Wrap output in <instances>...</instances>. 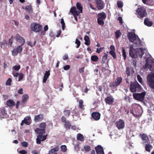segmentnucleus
I'll return each mask as SVG.
<instances>
[{
	"mask_svg": "<svg viewBox=\"0 0 154 154\" xmlns=\"http://www.w3.org/2000/svg\"><path fill=\"white\" fill-rule=\"evenodd\" d=\"M17 40L18 42H19L21 44V45L18 46L17 48H14V49L13 51H12V55L14 56H16L17 55L18 53H20L22 50V48L21 46L23 45L25 43V40L20 35L18 34L16 36Z\"/></svg>",
	"mask_w": 154,
	"mask_h": 154,
	"instance_id": "1",
	"label": "nucleus"
},
{
	"mask_svg": "<svg viewBox=\"0 0 154 154\" xmlns=\"http://www.w3.org/2000/svg\"><path fill=\"white\" fill-rule=\"evenodd\" d=\"M127 37L129 40L132 43L134 42L138 46L141 45V41L138 35L134 32H130L127 33Z\"/></svg>",
	"mask_w": 154,
	"mask_h": 154,
	"instance_id": "2",
	"label": "nucleus"
},
{
	"mask_svg": "<svg viewBox=\"0 0 154 154\" xmlns=\"http://www.w3.org/2000/svg\"><path fill=\"white\" fill-rule=\"evenodd\" d=\"M76 6L78 11L76 10V7L74 6L71 8L70 12L71 13H74L75 15H79V14L82 12L83 7L81 3L79 2L76 3Z\"/></svg>",
	"mask_w": 154,
	"mask_h": 154,
	"instance_id": "3",
	"label": "nucleus"
},
{
	"mask_svg": "<svg viewBox=\"0 0 154 154\" xmlns=\"http://www.w3.org/2000/svg\"><path fill=\"white\" fill-rule=\"evenodd\" d=\"M137 17L140 19L143 18L147 15L145 9L143 7L138 8L136 11Z\"/></svg>",
	"mask_w": 154,
	"mask_h": 154,
	"instance_id": "4",
	"label": "nucleus"
},
{
	"mask_svg": "<svg viewBox=\"0 0 154 154\" xmlns=\"http://www.w3.org/2000/svg\"><path fill=\"white\" fill-rule=\"evenodd\" d=\"M138 50V51L137 53V54L136 55L135 53L134 54L133 52V51H134V50H133V47L131 46H130L129 51L130 56L132 57L135 58L136 57V56H137L138 54L139 56V57L140 58H142L143 55L144 54L143 51V49L142 48H140Z\"/></svg>",
	"mask_w": 154,
	"mask_h": 154,
	"instance_id": "5",
	"label": "nucleus"
},
{
	"mask_svg": "<svg viewBox=\"0 0 154 154\" xmlns=\"http://www.w3.org/2000/svg\"><path fill=\"white\" fill-rule=\"evenodd\" d=\"M46 126V122H42L39 124V128H36L35 129V132L39 134H45Z\"/></svg>",
	"mask_w": 154,
	"mask_h": 154,
	"instance_id": "6",
	"label": "nucleus"
},
{
	"mask_svg": "<svg viewBox=\"0 0 154 154\" xmlns=\"http://www.w3.org/2000/svg\"><path fill=\"white\" fill-rule=\"evenodd\" d=\"M146 78L149 86L152 88L154 89V71L149 74Z\"/></svg>",
	"mask_w": 154,
	"mask_h": 154,
	"instance_id": "7",
	"label": "nucleus"
},
{
	"mask_svg": "<svg viewBox=\"0 0 154 154\" xmlns=\"http://www.w3.org/2000/svg\"><path fill=\"white\" fill-rule=\"evenodd\" d=\"M145 66L149 68L151 71L154 70V59L148 57L146 60Z\"/></svg>",
	"mask_w": 154,
	"mask_h": 154,
	"instance_id": "8",
	"label": "nucleus"
},
{
	"mask_svg": "<svg viewBox=\"0 0 154 154\" xmlns=\"http://www.w3.org/2000/svg\"><path fill=\"white\" fill-rule=\"evenodd\" d=\"M141 89L140 85L137 82L131 84L130 90L132 92H140Z\"/></svg>",
	"mask_w": 154,
	"mask_h": 154,
	"instance_id": "9",
	"label": "nucleus"
},
{
	"mask_svg": "<svg viewBox=\"0 0 154 154\" xmlns=\"http://www.w3.org/2000/svg\"><path fill=\"white\" fill-rule=\"evenodd\" d=\"M133 95L134 98L135 100L142 102L144 100V97L146 95V92H143L140 93H134L133 94Z\"/></svg>",
	"mask_w": 154,
	"mask_h": 154,
	"instance_id": "10",
	"label": "nucleus"
},
{
	"mask_svg": "<svg viewBox=\"0 0 154 154\" xmlns=\"http://www.w3.org/2000/svg\"><path fill=\"white\" fill-rule=\"evenodd\" d=\"M31 29L36 32H38L42 29V25L35 23H33L31 25Z\"/></svg>",
	"mask_w": 154,
	"mask_h": 154,
	"instance_id": "11",
	"label": "nucleus"
},
{
	"mask_svg": "<svg viewBox=\"0 0 154 154\" xmlns=\"http://www.w3.org/2000/svg\"><path fill=\"white\" fill-rule=\"evenodd\" d=\"M139 105L136 103H133L132 105V110H131L130 112L133 115L139 116L140 115V109H138Z\"/></svg>",
	"mask_w": 154,
	"mask_h": 154,
	"instance_id": "12",
	"label": "nucleus"
},
{
	"mask_svg": "<svg viewBox=\"0 0 154 154\" xmlns=\"http://www.w3.org/2000/svg\"><path fill=\"white\" fill-rule=\"evenodd\" d=\"M122 80V77H118L115 81L110 83L109 87L111 88H116L120 85Z\"/></svg>",
	"mask_w": 154,
	"mask_h": 154,
	"instance_id": "13",
	"label": "nucleus"
},
{
	"mask_svg": "<svg viewBox=\"0 0 154 154\" xmlns=\"http://www.w3.org/2000/svg\"><path fill=\"white\" fill-rule=\"evenodd\" d=\"M95 3L98 10H102L105 6L104 3L102 0H95Z\"/></svg>",
	"mask_w": 154,
	"mask_h": 154,
	"instance_id": "14",
	"label": "nucleus"
},
{
	"mask_svg": "<svg viewBox=\"0 0 154 154\" xmlns=\"http://www.w3.org/2000/svg\"><path fill=\"white\" fill-rule=\"evenodd\" d=\"M47 136V134L44 135L40 134L38 135L36 139V143L38 144H40L41 141H43L46 139Z\"/></svg>",
	"mask_w": 154,
	"mask_h": 154,
	"instance_id": "15",
	"label": "nucleus"
},
{
	"mask_svg": "<svg viewBox=\"0 0 154 154\" xmlns=\"http://www.w3.org/2000/svg\"><path fill=\"white\" fill-rule=\"evenodd\" d=\"M139 136L143 141L142 143L143 144H145V143L150 142L149 138L146 134H140Z\"/></svg>",
	"mask_w": 154,
	"mask_h": 154,
	"instance_id": "16",
	"label": "nucleus"
},
{
	"mask_svg": "<svg viewBox=\"0 0 154 154\" xmlns=\"http://www.w3.org/2000/svg\"><path fill=\"white\" fill-rule=\"evenodd\" d=\"M31 118L30 116H26L24 119V120L22 121L21 123V125H23V124L25 123L26 125H29L31 122L30 121Z\"/></svg>",
	"mask_w": 154,
	"mask_h": 154,
	"instance_id": "17",
	"label": "nucleus"
},
{
	"mask_svg": "<svg viewBox=\"0 0 154 154\" xmlns=\"http://www.w3.org/2000/svg\"><path fill=\"white\" fill-rule=\"evenodd\" d=\"M116 126L119 130L123 128L125 126V123L124 121L120 119L119 121L116 122Z\"/></svg>",
	"mask_w": 154,
	"mask_h": 154,
	"instance_id": "18",
	"label": "nucleus"
},
{
	"mask_svg": "<svg viewBox=\"0 0 154 154\" xmlns=\"http://www.w3.org/2000/svg\"><path fill=\"white\" fill-rule=\"evenodd\" d=\"M105 101L106 104L111 105L114 102V99L112 96H108L105 99Z\"/></svg>",
	"mask_w": 154,
	"mask_h": 154,
	"instance_id": "19",
	"label": "nucleus"
},
{
	"mask_svg": "<svg viewBox=\"0 0 154 154\" xmlns=\"http://www.w3.org/2000/svg\"><path fill=\"white\" fill-rule=\"evenodd\" d=\"M91 116L94 120L97 121L100 119V114L97 112H93L92 113Z\"/></svg>",
	"mask_w": 154,
	"mask_h": 154,
	"instance_id": "20",
	"label": "nucleus"
},
{
	"mask_svg": "<svg viewBox=\"0 0 154 154\" xmlns=\"http://www.w3.org/2000/svg\"><path fill=\"white\" fill-rule=\"evenodd\" d=\"M95 149L97 154H104L103 149L101 146H97Z\"/></svg>",
	"mask_w": 154,
	"mask_h": 154,
	"instance_id": "21",
	"label": "nucleus"
},
{
	"mask_svg": "<svg viewBox=\"0 0 154 154\" xmlns=\"http://www.w3.org/2000/svg\"><path fill=\"white\" fill-rule=\"evenodd\" d=\"M44 119V115L42 114H39L35 116L34 118V121L35 122H40Z\"/></svg>",
	"mask_w": 154,
	"mask_h": 154,
	"instance_id": "22",
	"label": "nucleus"
},
{
	"mask_svg": "<svg viewBox=\"0 0 154 154\" xmlns=\"http://www.w3.org/2000/svg\"><path fill=\"white\" fill-rule=\"evenodd\" d=\"M146 150L148 152H150L152 148V146L150 144V141L145 144H143Z\"/></svg>",
	"mask_w": 154,
	"mask_h": 154,
	"instance_id": "23",
	"label": "nucleus"
},
{
	"mask_svg": "<svg viewBox=\"0 0 154 154\" xmlns=\"http://www.w3.org/2000/svg\"><path fill=\"white\" fill-rule=\"evenodd\" d=\"M50 71L49 70L48 71H46L45 72L44 75V76L43 82L45 83L48 79V77L50 76Z\"/></svg>",
	"mask_w": 154,
	"mask_h": 154,
	"instance_id": "24",
	"label": "nucleus"
},
{
	"mask_svg": "<svg viewBox=\"0 0 154 154\" xmlns=\"http://www.w3.org/2000/svg\"><path fill=\"white\" fill-rule=\"evenodd\" d=\"M144 23L145 25L148 26H151L153 24L152 21H150L148 18H146L144 19Z\"/></svg>",
	"mask_w": 154,
	"mask_h": 154,
	"instance_id": "25",
	"label": "nucleus"
},
{
	"mask_svg": "<svg viewBox=\"0 0 154 154\" xmlns=\"http://www.w3.org/2000/svg\"><path fill=\"white\" fill-rule=\"evenodd\" d=\"M97 16L98 17V18L103 20L105 19L106 17V14L104 12L98 13Z\"/></svg>",
	"mask_w": 154,
	"mask_h": 154,
	"instance_id": "26",
	"label": "nucleus"
},
{
	"mask_svg": "<svg viewBox=\"0 0 154 154\" xmlns=\"http://www.w3.org/2000/svg\"><path fill=\"white\" fill-rule=\"evenodd\" d=\"M6 104L10 107H13L15 106V103L13 100L10 99L7 101Z\"/></svg>",
	"mask_w": 154,
	"mask_h": 154,
	"instance_id": "27",
	"label": "nucleus"
},
{
	"mask_svg": "<svg viewBox=\"0 0 154 154\" xmlns=\"http://www.w3.org/2000/svg\"><path fill=\"white\" fill-rule=\"evenodd\" d=\"M84 102L83 100H80L79 101V107L81 109L82 111H83L85 109L84 105L83 104Z\"/></svg>",
	"mask_w": 154,
	"mask_h": 154,
	"instance_id": "28",
	"label": "nucleus"
},
{
	"mask_svg": "<svg viewBox=\"0 0 154 154\" xmlns=\"http://www.w3.org/2000/svg\"><path fill=\"white\" fill-rule=\"evenodd\" d=\"M84 40L85 41V45L88 46L90 44V38L88 36L86 35L84 37Z\"/></svg>",
	"mask_w": 154,
	"mask_h": 154,
	"instance_id": "29",
	"label": "nucleus"
},
{
	"mask_svg": "<svg viewBox=\"0 0 154 154\" xmlns=\"http://www.w3.org/2000/svg\"><path fill=\"white\" fill-rule=\"evenodd\" d=\"M59 151V147L58 146H57L55 147L54 148L51 149L49 151V153L50 154H52L56 152H57Z\"/></svg>",
	"mask_w": 154,
	"mask_h": 154,
	"instance_id": "30",
	"label": "nucleus"
},
{
	"mask_svg": "<svg viewBox=\"0 0 154 154\" xmlns=\"http://www.w3.org/2000/svg\"><path fill=\"white\" fill-rule=\"evenodd\" d=\"M25 9L26 11H28L29 13L32 12L33 11L31 5L26 6Z\"/></svg>",
	"mask_w": 154,
	"mask_h": 154,
	"instance_id": "31",
	"label": "nucleus"
},
{
	"mask_svg": "<svg viewBox=\"0 0 154 154\" xmlns=\"http://www.w3.org/2000/svg\"><path fill=\"white\" fill-rule=\"evenodd\" d=\"M65 124L64 126L65 128L67 129V130H69L70 129L71 126V123L69 121H67V122H65Z\"/></svg>",
	"mask_w": 154,
	"mask_h": 154,
	"instance_id": "32",
	"label": "nucleus"
},
{
	"mask_svg": "<svg viewBox=\"0 0 154 154\" xmlns=\"http://www.w3.org/2000/svg\"><path fill=\"white\" fill-rule=\"evenodd\" d=\"M29 98V96L27 94H24L22 96V100L23 101V102H27Z\"/></svg>",
	"mask_w": 154,
	"mask_h": 154,
	"instance_id": "33",
	"label": "nucleus"
},
{
	"mask_svg": "<svg viewBox=\"0 0 154 154\" xmlns=\"http://www.w3.org/2000/svg\"><path fill=\"white\" fill-rule=\"evenodd\" d=\"M77 139L78 140L82 141L84 140V137L83 135L80 134H78L77 136Z\"/></svg>",
	"mask_w": 154,
	"mask_h": 154,
	"instance_id": "34",
	"label": "nucleus"
},
{
	"mask_svg": "<svg viewBox=\"0 0 154 154\" xmlns=\"http://www.w3.org/2000/svg\"><path fill=\"white\" fill-rule=\"evenodd\" d=\"M99 58L96 55H93L91 57V60L94 62H97Z\"/></svg>",
	"mask_w": 154,
	"mask_h": 154,
	"instance_id": "35",
	"label": "nucleus"
},
{
	"mask_svg": "<svg viewBox=\"0 0 154 154\" xmlns=\"http://www.w3.org/2000/svg\"><path fill=\"white\" fill-rule=\"evenodd\" d=\"M116 38V39H118L122 35V33L120 32V30H117L115 32Z\"/></svg>",
	"mask_w": 154,
	"mask_h": 154,
	"instance_id": "36",
	"label": "nucleus"
},
{
	"mask_svg": "<svg viewBox=\"0 0 154 154\" xmlns=\"http://www.w3.org/2000/svg\"><path fill=\"white\" fill-rule=\"evenodd\" d=\"M103 20H104L97 18V21L98 24L100 26H103L104 23Z\"/></svg>",
	"mask_w": 154,
	"mask_h": 154,
	"instance_id": "37",
	"label": "nucleus"
},
{
	"mask_svg": "<svg viewBox=\"0 0 154 154\" xmlns=\"http://www.w3.org/2000/svg\"><path fill=\"white\" fill-rule=\"evenodd\" d=\"M122 55L124 58V59L125 60L126 58V54L125 50L124 47H122Z\"/></svg>",
	"mask_w": 154,
	"mask_h": 154,
	"instance_id": "38",
	"label": "nucleus"
},
{
	"mask_svg": "<svg viewBox=\"0 0 154 154\" xmlns=\"http://www.w3.org/2000/svg\"><path fill=\"white\" fill-rule=\"evenodd\" d=\"M109 54L112 56L114 59H116V52L114 50H110L109 52Z\"/></svg>",
	"mask_w": 154,
	"mask_h": 154,
	"instance_id": "39",
	"label": "nucleus"
},
{
	"mask_svg": "<svg viewBox=\"0 0 154 154\" xmlns=\"http://www.w3.org/2000/svg\"><path fill=\"white\" fill-rule=\"evenodd\" d=\"M70 112L71 111L69 110L65 109L63 111L64 115L66 117H69L70 115Z\"/></svg>",
	"mask_w": 154,
	"mask_h": 154,
	"instance_id": "40",
	"label": "nucleus"
},
{
	"mask_svg": "<svg viewBox=\"0 0 154 154\" xmlns=\"http://www.w3.org/2000/svg\"><path fill=\"white\" fill-rule=\"evenodd\" d=\"M108 54L106 53H104V55L103 57L102 60H101V63H104L106 61L107 59Z\"/></svg>",
	"mask_w": 154,
	"mask_h": 154,
	"instance_id": "41",
	"label": "nucleus"
},
{
	"mask_svg": "<svg viewBox=\"0 0 154 154\" xmlns=\"http://www.w3.org/2000/svg\"><path fill=\"white\" fill-rule=\"evenodd\" d=\"M143 3L146 5H151L152 0H142Z\"/></svg>",
	"mask_w": 154,
	"mask_h": 154,
	"instance_id": "42",
	"label": "nucleus"
},
{
	"mask_svg": "<svg viewBox=\"0 0 154 154\" xmlns=\"http://www.w3.org/2000/svg\"><path fill=\"white\" fill-rule=\"evenodd\" d=\"M60 149L61 151L63 152H65L67 151L66 146L65 145H63L61 146Z\"/></svg>",
	"mask_w": 154,
	"mask_h": 154,
	"instance_id": "43",
	"label": "nucleus"
},
{
	"mask_svg": "<svg viewBox=\"0 0 154 154\" xmlns=\"http://www.w3.org/2000/svg\"><path fill=\"white\" fill-rule=\"evenodd\" d=\"M137 77L138 81L141 84H143V82L142 78L139 75H137Z\"/></svg>",
	"mask_w": 154,
	"mask_h": 154,
	"instance_id": "44",
	"label": "nucleus"
},
{
	"mask_svg": "<svg viewBox=\"0 0 154 154\" xmlns=\"http://www.w3.org/2000/svg\"><path fill=\"white\" fill-rule=\"evenodd\" d=\"M7 43L5 40H3L0 43V45L1 48L4 47L5 45L7 44Z\"/></svg>",
	"mask_w": 154,
	"mask_h": 154,
	"instance_id": "45",
	"label": "nucleus"
},
{
	"mask_svg": "<svg viewBox=\"0 0 154 154\" xmlns=\"http://www.w3.org/2000/svg\"><path fill=\"white\" fill-rule=\"evenodd\" d=\"M84 148L86 152H88L91 150V147L89 146L85 145L84 146Z\"/></svg>",
	"mask_w": 154,
	"mask_h": 154,
	"instance_id": "46",
	"label": "nucleus"
},
{
	"mask_svg": "<svg viewBox=\"0 0 154 154\" xmlns=\"http://www.w3.org/2000/svg\"><path fill=\"white\" fill-rule=\"evenodd\" d=\"M117 5L118 7L119 8H121L123 6V2L121 1H118L117 2Z\"/></svg>",
	"mask_w": 154,
	"mask_h": 154,
	"instance_id": "47",
	"label": "nucleus"
},
{
	"mask_svg": "<svg viewBox=\"0 0 154 154\" xmlns=\"http://www.w3.org/2000/svg\"><path fill=\"white\" fill-rule=\"evenodd\" d=\"M20 65L14 66L13 67V69L16 71H18L20 69Z\"/></svg>",
	"mask_w": 154,
	"mask_h": 154,
	"instance_id": "48",
	"label": "nucleus"
},
{
	"mask_svg": "<svg viewBox=\"0 0 154 154\" xmlns=\"http://www.w3.org/2000/svg\"><path fill=\"white\" fill-rule=\"evenodd\" d=\"M61 23L62 24V28L63 30H64V27L65 26V24L64 20L63 18H61Z\"/></svg>",
	"mask_w": 154,
	"mask_h": 154,
	"instance_id": "49",
	"label": "nucleus"
},
{
	"mask_svg": "<svg viewBox=\"0 0 154 154\" xmlns=\"http://www.w3.org/2000/svg\"><path fill=\"white\" fill-rule=\"evenodd\" d=\"M75 43L77 44L76 48H79L81 42L77 38H76V39Z\"/></svg>",
	"mask_w": 154,
	"mask_h": 154,
	"instance_id": "50",
	"label": "nucleus"
},
{
	"mask_svg": "<svg viewBox=\"0 0 154 154\" xmlns=\"http://www.w3.org/2000/svg\"><path fill=\"white\" fill-rule=\"evenodd\" d=\"M18 81H21L24 77V75L22 73L19 74V75Z\"/></svg>",
	"mask_w": 154,
	"mask_h": 154,
	"instance_id": "51",
	"label": "nucleus"
},
{
	"mask_svg": "<svg viewBox=\"0 0 154 154\" xmlns=\"http://www.w3.org/2000/svg\"><path fill=\"white\" fill-rule=\"evenodd\" d=\"M12 82V79L11 78H9L7 81L6 82V85H11V82Z\"/></svg>",
	"mask_w": 154,
	"mask_h": 154,
	"instance_id": "52",
	"label": "nucleus"
},
{
	"mask_svg": "<svg viewBox=\"0 0 154 154\" xmlns=\"http://www.w3.org/2000/svg\"><path fill=\"white\" fill-rule=\"evenodd\" d=\"M125 72H126V73L127 74V75L128 76L130 75V69L128 67H126Z\"/></svg>",
	"mask_w": 154,
	"mask_h": 154,
	"instance_id": "53",
	"label": "nucleus"
},
{
	"mask_svg": "<svg viewBox=\"0 0 154 154\" xmlns=\"http://www.w3.org/2000/svg\"><path fill=\"white\" fill-rule=\"evenodd\" d=\"M22 145L24 147H27L28 146V143L26 141H24L21 143Z\"/></svg>",
	"mask_w": 154,
	"mask_h": 154,
	"instance_id": "54",
	"label": "nucleus"
},
{
	"mask_svg": "<svg viewBox=\"0 0 154 154\" xmlns=\"http://www.w3.org/2000/svg\"><path fill=\"white\" fill-rule=\"evenodd\" d=\"M27 102H23V101L22 100L20 103V105L22 107H23L25 106Z\"/></svg>",
	"mask_w": 154,
	"mask_h": 154,
	"instance_id": "55",
	"label": "nucleus"
},
{
	"mask_svg": "<svg viewBox=\"0 0 154 154\" xmlns=\"http://www.w3.org/2000/svg\"><path fill=\"white\" fill-rule=\"evenodd\" d=\"M104 48V47H101L100 48H97V49L96 52L98 53H99L100 51Z\"/></svg>",
	"mask_w": 154,
	"mask_h": 154,
	"instance_id": "56",
	"label": "nucleus"
},
{
	"mask_svg": "<svg viewBox=\"0 0 154 154\" xmlns=\"http://www.w3.org/2000/svg\"><path fill=\"white\" fill-rule=\"evenodd\" d=\"M70 68V66L69 65H66L63 67V69L65 70H68Z\"/></svg>",
	"mask_w": 154,
	"mask_h": 154,
	"instance_id": "57",
	"label": "nucleus"
},
{
	"mask_svg": "<svg viewBox=\"0 0 154 154\" xmlns=\"http://www.w3.org/2000/svg\"><path fill=\"white\" fill-rule=\"evenodd\" d=\"M118 20L119 21V23L121 24H122L123 23V21L122 18L121 17H119L118 19Z\"/></svg>",
	"mask_w": 154,
	"mask_h": 154,
	"instance_id": "58",
	"label": "nucleus"
},
{
	"mask_svg": "<svg viewBox=\"0 0 154 154\" xmlns=\"http://www.w3.org/2000/svg\"><path fill=\"white\" fill-rule=\"evenodd\" d=\"M19 153L21 154H26L27 153V151L26 150H21L20 151Z\"/></svg>",
	"mask_w": 154,
	"mask_h": 154,
	"instance_id": "59",
	"label": "nucleus"
},
{
	"mask_svg": "<svg viewBox=\"0 0 154 154\" xmlns=\"http://www.w3.org/2000/svg\"><path fill=\"white\" fill-rule=\"evenodd\" d=\"M68 56L67 54H65L63 56V58L64 60H66L68 59Z\"/></svg>",
	"mask_w": 154,
	"mask_h": 154,
	"instance_id": "60",
	"label": "nucleus"
},
{
	"mask_svg": "<svg viewBox=\"0 0 154 154\" xmlns=\"http://www.w3.org/2000/svg\"><path fill=\"white\" fill-rule=\"evenodd\" d=\"M1 112L3 116L5 115L6 114V111L4 109H2L1 110Z\"/></svg>",
	"mask_w": 154,
	"mask_h": 154,
	"instance_id": "61",
	"label": "nucleus"
},
{
	"mask_svg": "<svg viewBox=\"0 0 154 154\" xmlns=\"http://www.w3.org/2000/svg\"><path fill=\"white\" fill-rule=\"evenodd\" d=\"M12 38H13V36H12L11 37L10 39H9V45H11H11L13 43Z\"/></svg>",
	"mask_w": 154,
	"mask_h": 154,
	"instance_id": "62",
	"label": "nucleus"
},
{
	"mask_svg": "<svg viewBox=\"0 0 154 154\" xmlns=\"http://www.w3.org/2000/svg\"><path fill=\"white\" fill-rule=\"evenodd\" d=\"M61 120L62 121L64 122H65L67 121H66V117L64 116H63L61 117Z\"/></svg>",
	"mask_w": 154,
	"mask_h": 154,
	"instance_id": "63",
	"label": "nucleus"
},
{
	"mask_svg": "<svg viewBox=\"0 0 154 154\" xmlns=\"http://www.w3.org/2000/svg\"><path fill=\"white\" fill-rule=\"evenodd\" d=\"M12 74L14 76L16 77H17L19 74L18 73L16 72H13Z\"/></svg>",
	"mask_w": 154,
	"mask_h": 154,
	"instance_id": "64",
	"label": "nucleus"
}]
</instances>
